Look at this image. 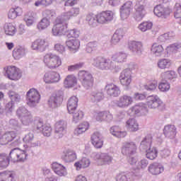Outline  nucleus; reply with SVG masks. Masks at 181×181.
<instances>
[{
    "instance_id": "f257e3e1",
    "label": "nucleus",
    "mask_w": 181,
    "mask_h": 181,
    "mask_svg": "<svg viewBox=\"0 0 181 181\" xmlns=\"http://www.w3.org/2000/svg\"><path fill=\"white\" fill-rule=\"evenodd\" d=\"M127 57V53L118 52L112 55L111 59L112 61L103 57H96L93 59L92 64L99 70H117L115 63L120 64L125 63Z\"/></svg>"
},
{
    "instance_id": "f03ea898",
    "label": "nucleus",
    "mask_w": 181,
    "mask_h": 181,
    "mask_svg": "<svg viewBox=\"0 0 181 181\" xmlns=\"http://www.w3.org/2000/svg\"><path fill=\"white\" fill-rule=\"evenodd\" d=\"M43 62L48 69H57L62 66L60 57L50 52L44 56Z\"/></svg>"
},
{
    "instance_id": "7ed1b4c3",
    "label": "nucleus",
    "mask_w": 181,
    "mask_h": 181,
    "mask_svg": "<svg viewBox=\"0 0 181 181\" xmlns=\"http://www.w3.org/2000/svg\"><path fill=\"white\" fill-rule=\"evenodd\" d=\"M26 103L30 108L37 107L40 103V93L36 88H30L26 93Z\"/></svg>"
},
{
    "instance_id": "20e7f679",
    "label": "nucleus",
    "mask_w": 181,
    "mask_h": 181,
    "mask_svg": "<svg viewBox=\"0 0 181 181\" xmlns=\"http://www.w3.org/2000/svg\"><path fill=\"white\" fill-rule=\"evenodd\" d=\"M78 78L86 90H90L94 86V77L88 71H80L78 72Z\"/></svg>"
},
{
    "instance_id": "39448f33",
    "label": "nucleus",
    "mask_w": 181,
    "mask_h": 181,
    "mask_svg": "<svg viewBox=\"0 0 181 181\" xmlns=\"http://www.w3.org/2000/svg\"><path fill=\"white\" fill-rule=\"evenodd\" d=\"M4 70L5 71L4 75L9 80L18 81V80H21L22 78V71L15 66H8L5 67Z\"/></svg>"
},
{
    "instance_id": "423d86ee",
    "label": "nucleus",
    "mask_w": 181,
    "mask_h": 181,
    "mask_svg": "<svg viewBox=\"0 0 181 181\" xmlns=\"http://www.w3.org/2000/svg\"><path fill=\"white\" fill-rule=\"evenodd\" d=\"M146 105L151 110H156V108H158L162 110L165 108V103H163L159 96L156 95H152L147 97Z\"/></svg>"
},
{
    "instance_id": "0eeeda50",
    "label": "nucleus",
    "mask_w": 181,
    "mask_h": 181,
    "mask_svg": "<svg viewBox=\"0 0 181 181\" xmlns=\"http://www.w3.org/2000/svg\"><path fill=\"white\" fill-rule=\"evenodd\" d=\"M16 114L21 119V122L23 125H29L32 121H33V116L32 113L28 111L26 107L22 106L18 107Z\"/></svg>"
},
{
    "instance_id": "6e6552de",
    "label": "nucleus",
    "mask_w": 181,
    "mask_h": 181,
    "mask_svg": "<svg viewBox=\"0 0 181 181\" xmlns=\"http://www.w3.org/2000/svg\"><path fill=\"white\" fill-rule=\"evenodd\" d=\"M64 19L62 18H57V23L53 26L52 32L54 36H62L66 35L67 32V23H64Z\"/></svg>"
},
{
    "instance_id": "1a4fd4ad",
    "label": "nucleus",
    "mask_w": 181,
    "mask_h": 181,
    "mask_svg": "<svg viewBox=\"0 0 181 181\" xmlns=\"http://www.w3.org/2000/svg\"><path fill=\"white\" fill-rule=\"evenodd\" d=\"M63 90H57L55 93H53L48 100V105L51 108H57L60 107L62 103H63Z\"/></svg>"
},
{
    "instance_id": "9d476101",
    "label": "nucleus",
    "mask_w": 181,
    "mask_h": 181,
    "mask_svg": "<svg viewBox=\"0 0 181 181\" xmlns=\"http://www.w3.org/2000/svg\"><path fill=\"white\" fill-rule=\"evenodd\" d=\"M119 81L124 87H129L132 81V71L130 69L123 70L119 76Z\"/></svg>"
},
{
    "instance_id": "9b49d317",
    "label": "nucleus",
    "mask_w": 181,
    "mask_h": 181,
    "mask_svg": "<svg viewBox=\"0 0 181 181\" xmlns=\"http://www.w3.org/2000/svg\"><path fill=\"white\" fill-rule=\"evenodd\" d=\"M132 1H127L124 3L119 9L121 19H122V21L128 19L129 15H131V12H132Z\"/></svg>"
},
{
    "instance_id": "f8f14e48",
    "label": "nucleus",
    "mask_w": 181,
    "mask_h": 181,
    "mask_svg": "<svg viewBox=\"0 0 181 181\" xmlns=\"http://www.w3.org/2000/svg\"><path fill=\"white\" fill-rule=\"evenodd\" d=\"M61 80L60 74L56 71H49L44 75V81L46 84H54Z\"/></svg>"
},
{
    "instance_id": "ddd939ff",
    "label": "nucleus",
    "mask_w": 181,
    "mask_h": 181,
    "mask_svg": "<svg viewBox=\"0 0 181 181\" xmlns=\"http://www.w3.org/2000/svg\"><path fill=\"white\" fill-rule=\"evenodd\" d=\"M66 128H67V123L66 121L59 120L55 124L54 135L57 138H63L66 134Z\"/></svg>"
},
{
    "instance_id": "4468645a",
    "label": "nucleus",
    "mask_w": 181,
    "mask_h": 181,
    "mask_svg": "<svg viewBox=\"0 0 181 181\" xmlns=\"http://www.w3.org/2000/svg\"><path fill=\"white\" fill-rule=\"evenodd\" d=\"M153 12L156 16H158V18H162L163 19H166V18L170 15V9L160 4L154 7Z\"/></svg>"
},
{
    "instance_id": "2eb2a0df",
    "label": "nucleus",
    "mask_w": 181,
    "mask_h": 181,
    "mask_svg": "<svg viewBox=\"0 0 181 181\" xmlns=\"http://www.w3.org/2000/svg\"><path fill=\"white\" fill-rule=\"evenodd\" d=\"M134 9L136 11L134 14V19L139 22L145 18L146 15V8H145V6L144 4H141L140 3H136Z\"/></svg>"
},
{
    "instance_id": "dca6fc26",
    "label": "nucleus",
    "mask_w": 181,
    "mask_h": 181,
    "mask_svg": "<svg viewBox=\"0 0 181 181\" xmlns=\"http://www.w3.org/2000/svg\"><path fill=\"white\" fill-rule=\"evenodd\" d=\"M105 90L107 95L110 97H119L121 94V89L114 83H107L105 87Z\"/></svg>"
},
{
    "instance_id": "f3484780",
    "label": "nucleus",
    "mask_w": 181,
    "mask_h": 181,
    "mask_svg": "<svg viewBox=\"0 0 181 181\" xmlns=\"http://www.w3.org/2000/svg\"><path fill=\"white\" fill-rule=\"evenodd\" d=\"M136 152V144L134 142H127L123 144L122 148V153L129 156L130 155H134Z\"/></svg>"
},
{
    "instance_id": "a211bd4d",
    "label": "nucleus",
    "mask_w": 181,
    "mask_h": 181,
    "mask_svg": "<svg viewBox=\"0 0 181 181\" xmlns=\"http://www.w3.org/2000/svg\"><path fill=\"white\" fill-rule=\"evenodd\" d=\"M132 103H134L132 97L127 95H123L119 97V101L117 102L116 105L119 108H127V107H129Z\"/></svg>"
},
{
    "instance_id": "6ab92c4d",
    "label": "nucleus",
    "mask_w": 181,
    "mask_h": 181,
    "mask_svg": "<svg viewBox=\"0 0 181 181\" xmlns=\"http://www.w3.org/2000/svg\"><path fill=\"white\" fill-rule=\"evenodd\" d=\"M98 23H107V22H111L114 18V13L112 11H103L98 14Z\"/></svg>"
},
{
    "instance_id": "aec40b11",
    "label": "nucleus",
    "mask_w": 181,
    "mask_h": 181,
    "mask_svg": "<svg viewBox=\"0 0 181 181\" xmlns=\"http://www.w3.org/2000/svg\"><path fill=\"white\" fill-rule=\"evenodd\" d=\"M90 139L95 148H96L97 149L103 148L104 139H103V135H101L100 132H97L93 133L90 137Z\"/></svg>"
},
{
    "instance_id": "412c9836",
    "label": "nucleus",
    "mask_w": 181,
    "mask_h": 181,
    "mask_svg": "<svg viewBox=\"0 0 181 181\" xmlns=\"http://www.w3.org/2000/svg\"><path fill=\"white\" fill-rule=\"evenodd\" d=\"M47 47V43L45 39L35 40L31 45L33 50H37V52H45Z\"/></svg>"
},
{
    "instance_id": "4be33fe9",
    "label": "nucleus",
    "mask_w": 181,
    "mask_h": 181,
    "mask_svg": "<svg viewBox=\"0 0 181 181\" xmlns=\"http://www.w3.org/2000/svg\"><path fill=\"white\" fill-rule=\"evenodd\" d=\"M128 49L133 52V54L139 56L142 53V42L130 41L128 43Z\"/></svg>"
},
{
    "instance_id": "5701e85b",
    "label": "nucleus",
    "mask_w": 181,
    "mask_h": 181,
    "mask_svg": "<svg viewBox=\"0 0 181 181\" xmlns=\"http://www.w3.org/2000/svg\"><path fill=\"white\" fill-rule=\"evenodd\" d=\"M61 158L65 163H71V162H74L77 159V155L73 150H66L63 152Z\"/></svg>"
},
{
    "instance_id": "b1692460",
    "label": "nucleus",
    "mask_w": 181,
    "mask_h": 181,
    "mask_svg": "<svg viewBox=\"0 0 181 181\" xmlns=\"http://www.w3.org/2000/svg\"><path fill=\"white\" fill-rule=\"evenodd\" d=\"M130 111L136 115H146L148 114V107L144 103H139L132 107Z\"/></svg>"
},
{
    "instance_id": "393cba45",
    "label": "nucleus",
    "mask_w": 181,
    "mask_h": 181,
    "mask_svg": "<svg viewBox=\"0 0 181 181\" xmlns=\"http://www.w3.org/2000/svg\"><path fill=\"white\" fill-rule=\"evenodd\" d=\"M16 138V132L13 131L6 132L0 137V145H6L7 144H9V142H12Z\"/></svg>"
},
{
    "instance_id": "a878e982",
    "label": "nucleus",
    "mask_w": 181,
    "mask_h": 181,
    "mask_svg": "<svg viewBox=\"0 0 181 181\" xmlns=\"http://www.w3.org/2000/svg\"><path fill=\"white\" fill-rule=\"evenodd\" d=\"M52 168L58 176H67V170L63 165L54 162L52 164Z\"/></svg>"
},
{
    "instance_id": "bb28decb",
    "label": "nucleus",
    "mask_w": 181,
    "mask_h": 181,
    "mask_svg": "<svg viewBox=\"0 0 181 181\" xmlns=\"http://www.w3.org/2000/svg\"><path fill=\"white\" fill-rule=\"evenodd\" d=\"M165 170V168L159 163H153L149 165L148 172L151 175H160Z\"/></svg>"
},
{
    "instance_id": "cd10ccee",
    "label": "nucleus",
    "mask_w": 181,
    "mask_h": 181,
    "mask_svg": "<svg viewBox=\"0 0 181 181\" xmlns=\"http://www.w3.org/2000/svg\"><path fill=\"white\" fill-rule=\"evenodd\" d=\"M93 156L95 159H99L102 161V165H110L112 162V156L107 153H94Z\"/></svg>"
},
{
    "instance_id": "c85d7f7f",
    "label": "nucleus",
    "mask_w": 181,
    "mask_h": 181,
    "mask_svg": "<svg viewBox=\"0 0 181 181\" xmlns=\"http://www.w3.org/2000/svg\"><path fill=\"white\" fill-rule=\"evenodd\" d=\"M153 137L151 134H147L141 141L139 146L141 151H146L152 148Z\"/></svg>"
},
{
    "instance_id": "c756f323",
    "label": "nucleus",
    "mask_w": 181,
    "mask_h": 181,
    "mask_svg": "<svg viewBox=\"0 0 181 181\" xmlns=\"http://www.w3.org/2000/svg\"><path fill=\"white\" fill-rule=\"evenodd\" d=\"M163 133L166 138L173 139L176 136V127L173 124H168L165 126Z\"/></svg>"
},
{
    "instance_id": "7c9ffc66",
    "label": "nucleus",
    "mask_w": 181,
    "mask_h": 181,
    "mask_svg": "<svg viewBox=\"0 0 181 181\" xmlns=\"http://www.w3.org/2000/svg\"><path fill=\"white\" fill-rule=\"evenodd\" d=\"M104 100V93L101 90H93L90 93V101L97 104Z\"/></svg>"
},
{
    "instance_id": "2f4dec72",
    "label": "nucleus",
    "mask_w": 181,
    "mask_h": 181,
    "mask_svg": "<svg viewBox=\"0 0 181 181\" xmlns=\"http://www.w3.org/2000/svg\"><path fill=\"white\" fill-rule=\"evenodd\" d=\"M78 103V98L76 96H72L68 100L67 103V110L69 114H74V111H76L77 108V104Z\"/></svg>"
},
{
    "instance_id": "473e14b6",
    "label": "nucleus",
    "mask_w": 181,
    "mask_h": 181,
    "mask_svg": "<svg viewBox=\"0 0 181 181\" xmlns=\"http://www.w3.org/2000/svg\"><path fill=\"white\" fill-rule=\"evenodd\" d=\"M66 45L71 53H76L80 49V41L78 40L66 41Z\"/></svg>"
},
{
    "instance_id": "72a5a7b5",
    "label": "nucleus",
    "mask_w": 181,
    "mask_h": 181,
    "mask_svg": "<svg viewBox=\"0 0 181 181\" xmlns=\"http://www.w3.org/2000/svg\"><path fill=\"white\" fill-rule=\"evenodd\" d=\"M165 49L161 45L153 43L151 48V52L156 57H160L163 54Z\"/></svg>"
},
{
    "instance_id": "f704fd0d",
    "label": "nucleus",
    "mask_w": 181,
    "mask_h": 181,
    "mask_svg": "<svg viewBox=\"0 0 181 181\" xmlns=\"http://www.w3.org/2000/svg\"><path fill=\"white\" fill-rule=\"evenodd\" d=\"M25 54H26V48H25V47L18 46L13 51V57H14L16 60L22 59Z\"/></svg>"
},
{
    "instance_id": "c9c22d12",
    "label": "nucleus",
    "mask_w": 181,
    "mask_h": 181,
    "mask_svg": "<svg viewBox=\"0 0 181 181\" xmlns=\"http://www.w3.org/2000/svg\"><path fill=\"white\" fill-rule=\"evenodd\" d=\"M11 160L8 154L3 153H0V170H4V169H6L8 166H9Z\"/></svg>"
},
{
    "instance_id": "e433bc0d",
    "label": "nucleus",
    "mask_w": 181,
    "mask_h": 181,
    "mask_svg": "<svg viewBox=\"0 0 181 181\" xmlns=\"http://www.w3.org/2000/svg\"><path fill=\"white\" fill-rule=\"evenodd\" d=\"M78 15H80V8H72L68 12L65 13L62 18L64 21H69L71 18H76Z\"/></svg>"
},
{
    "instance_id": "4c0bfd02",
    "label": "nucleus",
    "mask_w": 181,
    "mask_h": 181,
    "mask_svg": "<svg viewBox=\"0 0 181 181\" xmlns=\"http://www.w3.org/2000/svg\"><path fill=\"white\" fill-rule=\"evenodd\" d=\"M126 127L130 132H136L139 129V125L135 119H129L126 122Z\"/></svg>"
},
{
    "instance_id": "58836bf2",
    "label": "nucleus",
    "mask_w": 181,
    "mask_h": 181,
    "mask_svg": "<svg viewBox=\"0 0 181 181\" xmlns=\"http://www.w3.org/2000/svg\"><path fill=\"white\" fill-rule=\"evenodd\" d=\"M77 84V78L74 75H68L64 81V85L66 88L74 87Z\"/></svg>"
},
{
    "instance_id": "ea45409f",
    "label": "nucleus",
    "mask_w": 181,
    "mask_h": 181,
    "mask_svg": "<svg viewBox=\"0 0 181 181\" xmlns=\"http://www.w3.org/2000/svg\"><path fill=\"white\" fill-rule=\"evenodd\" d=\"M15 176L13 171H4L0 173V181H13Z\"/></svg>"
},
{
    "instance_id": "a19ab883",
    "label": "nucleus",
    "mask_w": 181,
    "mask_h": 181,
    "mask_svg": "<svg viewBox=\"0 0 181 181\" xmlns=\"http://www.w3.org/2000/svg\"><path fill=\"white\" fill-rule=\"evenodd\" d=\"M90 163H91L90 159L87 158H83L81 160L75 163L74 166L76 168L77 170H80L81 168L84 169L86 168H88L90 166Z\"/></svg>"
},
{
    "instance_id": "79ce46f5",
    "label": "nucleus",
    "mask_w": 181,
    "mask_h": 181,
    "mask_svg": "<svg viewBox=\"0 0 181 181\" xmlns=\"http://www.w3.org/2000/svg\"><path fill=\"white\" fill-rule=\"evenodd\" d=\"M122 37H124V30H122V29L117 30L112 37V44L117 45V43H119Z\"/></svg>"
},
{
    "instance_id": "37998d69",
    "label": "nucleus",
    "mask_w": 181,
    "mask_h": 181,
    "mask_svg": "<svg viewBox=\"0 0 181 181\" xmlns=\"http://www.w3.org/2000/svg\"><path fill=\"white\" fill-rule=\"evenodd\" d=\"M110 134L116 138H125L127 136V132H121L118 126H114L110 128Z\"/></svg>"
},
{
    "instance_id": "c03bdc74",
    "label": "nucleus",
    "mask_w": 181,
    "mask_h": 181,
    "mask_svg": "<svg viewBox=\"0 0 181 181\" xmlns=\"http://www.w3.org/2000/svg\"><path fill=\"white\" fill-rule=\"evenodd\" d=\"M88 127H90L88 122H84L75 129L74 134L75 135H81V134H84V132L88 129Z\"/></svg>"
},
{
    "instance_id": "a18cd8bd",
    "label": "nucleus",
    "mask_w": 181,
    "mask_h": 181,
    "mask_svg": "<svg viewBox=\"0 0 181 181\" xmlns=\"http://www.w3.org/2000/svg\"><path fill=\"white\" fill-rule=\"evenodd\" d=\"M86 21L88 23V25H90V26H93V28H95V26L98 25L97 16L93 13H89L86 15Z\"/></svg>"
},
{
    "instance_id": "49530a36",
    "label": "nucleus",
    "mask_w": 181,
    "mask_h": 181,
    "mask_svg": "<svg viewBox=\"0 0 181 181\" xmlns=\"http://www.w3.org/2000/svg\"><path fill=\"white\" fill-rule=\"evenodd\" d=\"M145 151L146 152V156L147 159H150V160H153L158 157V151L156 150V148L152 147Z\"/></svg>"
},
{
    "instance_id": "de8ad7c7",
    "label": "nucleus",
    "mask_w": 181,
    "mask_h": 181,
    "mask_svg": "<svg viewBox=\"0 0 181 181\" xmlns=\"http://www.w3.org/2000/svg\"><path fill=\"white\" fill-rule=\"evenodd\" d=\"M4 32L8 36H13L16 33V28L11 23H6L4 25Z\"/></svg>"
},
{
    "instance_id": "09e8293b",
    "label": "nucleus",
    "mask_w": 181,
    "mask_h": 181,
    "mask_svg": "<svg viewBox=\"0 0 181 181\" xmlns=\"http://www.w3.org/2000/svg\"><path fill=\"white\" fill-rule=\"evenodd\" d=\"M22 13V8L20 7L11 8L8 11V16L9 19H16L19 15Z\"/></svg>"
},
{
    "instance_id": "8fccbe9b",
    "label": "nucleus",
    "mask_w": 181,
    "mask_h": 181,
    "mask_svg": "<svg viewBox=\"0 0 181 181\" xmlns=\"http://www.w3.org/2000/svg\"><path fill=\"white\" fill-rule=\"evenodd\" d=\"M50 26V21L49 18H43L37 25V28L40 30H45Z\"/></svg>"
},
{
    "instance_id": "3c124183",
    "label": "nucleus",
    "mask_w": 181,
    "mask_h": 181,
    "mask_svg": "<svg viewBox=\"0 0 181 181\" xmlns=\"http://www.w3.org/2000/svg\"><path fill=\"white\" fill-rule=\"evenodd\" d=\"M157 64L159 69H169L172 66V61L169 59H160Z\"/></svg>"
},
{
    "instance_id": "603ef678",
    "label": "nucleus",
    "mask_w": 181,
    "mask_h": 181,
    "mask_svg": "<svg viewBox=\"0 0 181 181\" xmlns=\"http://www.w3.org/2000/svg\"><path fill=\"white\" fill-rule=\"evenodd\" d=\"M161 78L165 81H166V80H173V78H176V72L173 71H167L161 74Z\"/></svg>"
},
{
    "instance_id": "864d4df0",
    "label": "nucleus",
    "mask_w": 181,
    "mask_h": 181,
    "mask_svg": "<svg viewBox=\"0 0 181 181\" xmlns=\"http://www.w3.org/2000/svg\"><path fill=\"white\" fill-rule=\"evenodd\" d=\"M8 95L13 103H21V95L13 90H9Z\"/></svg>"
},
{
    "instance_id": "5fc2aeb1",
    "label": "nucleus",
    "mask_w": 181,
    "mask_h": 181,
    "mask_svg": "<svg viewBox=\"0 0 181 181\" xmlns=\"http://www.w3.org/2000/svg\"><path fill=\"white\" fill-rule=\"evenodd\" d=\"M181 48V43L176 42L166 47L167 53H176Z\"/></svg>"
},
{
    "instance_id": "6e6d98bb",
    "label": "nucleus",
    "mask_w": 181,
    "mask_h": 181,
    "mask_svg": "<svg viewBox=\"0 0 181 181\" xmlns=\"http://www.w3.org/2000/svg\"><path fill=\"white\" fill-rule=\"evenodd\" d=\"M152 26H153V24L152 22H143L139 25V29L141 32H146V30H150V29H152Z\"/></svg>"
},
{
    "instance_id": "4d7b16f0",
    "label": "nucleus",
    "mask_w": 181,
    "mask_h": 181,
    "mask_svg": "<svg viewBox=\"0 0 181 181\" xmlns=\"http://www.w3.org/2000/svg\"><path fill=\"white\" fill-rule=\"evenodd\" d=\"M28 155H29V150L25 149L23 151L20 149L18 156L17 157V162H25Z\"/></svg>"
},
{
    "instance_id": "13d9d810",
    "label": "nucleus",
    "mask_w": 181,
    "mask_h": 181,
    "mask_svg": "<svg viewBox=\"0 0 181 181\" xmlns=\"http://www.w3.org/2000/svg\"><path fill=\"white\" fill-rule=\"evenodd\" d=\"M158 89L163 93H166L170 89V84L168 81L162 80L161 83L158 84Z\"/></svg>"
},
{
    "instance_id": "bf43d9fd",
    "label": "nucleus",
    "mask_w": 181,
    "mask_h": 181,
    "mask_svg": "<svg viewBox=\"0 0 181 181\" xmlns=\"http://www.w3.org/2000/svg\"><path fill=\"white\" fill-rule=\"evenodd\" d=\"M98 47V44L97 43V42H90L86 45V51L87 52V53H92L93 52L96 50Z\"/></svg>"
},
{
    "instance_id": "052dcab7",
    "label": "nucleus",
    "mask_w": 181,
    "mask_h": 181,
    "mask_svg": "<svg viewBox=\"0 0 181 181\" xmlns=\"http://www.w3.org/2000/svg\"><path fill=\"white\" fill-rule=\"evenodd\" d=\"M73 114V121L75 122V124H77L78 121H81V119H83V117H84V113L81 110H78L77 112H74Z\"/></svg>"
},
{
    "instance_id": "680f3d73",
    "label": "nucleus",
    "mask_w": 181,
    "mask_h": 181,
    "mask_svg": "<svg viewBox=\"0 0 181 181\" xmlns=\"http://www.w3.org/2000/svg\"><path fill=\"white\" fill-rule=\"evenodd\" d=\"M24 21L27 26H32V25H33V22H35V18L30 13H28L24 16Z\"/></svg>"
},
{
    "instance_id": "e2e57ef3",
    "label": "nucleus",
    "mask_w": 181,
    "mask_h": 181,
    "mask_svg": "<svg viewBox=\"0 0 181 181\" xmlns=\"http://www.w3.org/2000/svg\"><path fill=\"white\" fill-rule=\"evenodd\" d=\"M65 35L67 36V37L77 38L80 36V31L77 30L76 29H73L68 31L66 30V33Z\"/></svg>"
},
{
    "instance_id": "0e129e2a",
    "label": "nucleus",
    "mask_w": 181,
    "mask_h": 181,
    "mask_svg": "<svg viewBox=\"0 0 181 181\" xmlns=\"http://www.w3.org/2000/svg\"><path fill=\"white\" fill-rule=\"evenodd\" d=\"M174 16L176 19L181 18V5L180 3H176L174 7Z\"/></svg>"
},
{
    "instance_id": "69168bd1",
    "label": "nucleus",
    "mask_w": 181,
    "mask_h": 181,
    "mask_svg": "<svg viewBox=\"0 0 181 181\" xmlns=\"http://www.w3.org/2000/svg\"><path fill=\"white\" fill-rule=\"evenodd\" d=\"M19 151H20L19 148H15L12 149L11 151V152L9 153V156H8L9 157V159L18 160V156L20 153Z\"/></svg>"
},
{
    "instance_id": "338daca9",
    "label": "nucleus",
    "mask_w": 181,
    "mask_h": 181,
    "mask_svg": "<svg viewBox=\"0 0 181 181\" xmlns=\"http://www.w3.org/2000/svg\"><path fill=\"white\" fill-rule=\"evenodd\" d=\"M41 132L44 136H50L52 135V127L49 124H45Z\"/></svg>"
},
{
    "instance_id": "774afa93",
    "label": "nucleus",
    "mask_w": 181,
    "mask_h": 181,
    "mask_svg": "<svg viewBox=\"0 0 181 181\" xmlns=\"http://www.w3.org/2000/svg\"><path fill=\"white\" fill-rule=\"evenodd\" d=\"M117 181H130L129 177L124 173H121L116 176Z\"/></svg>"
}]
</instances>
